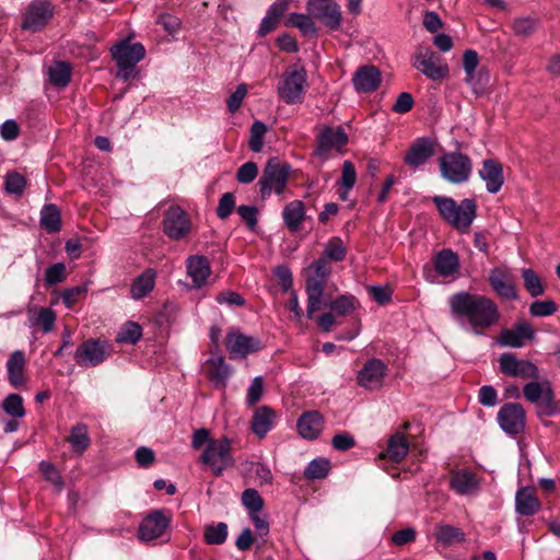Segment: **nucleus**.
<instances>
[{"label":"nucleus","mask_w":560,"mask_h":560,"mask_svg":"<svg viewBox=\"0 0 560 560\" xmlns=\"http://www.w3.org/2000/svg\"><path fill=\"white\" fill-rule=\"evenodd\" d=\"M203 538L208 545H222L228 538V525L220 522L206 526Z\"/></svg>","instance_id":"44"},{"label":"nucleus","mask_w":560,"mask_h":560,"mask_svg":"<svg viewBox=\"0 0 560 560\" xmlns=\"http://www.w3.org/2000/svg\"><path fill=\"white\" fill-rule=\"evenodd\" d=\"M387 373L386 364L376 358L369 359L358 372V384L369 390H374L383 385Z\"/></svg>","instance_id":"19"},{"label":"nucleus","mask_w":560,"mask_h":560,"mask_svg":"<svg viewBox=\"0 0 560 560\" xmlns=\"http://www.w3.org/2000/svg\"><path fill=\"white\" fill-rule=\"evenodd\" d=\"M382 80L380 70L372 65L359 67L352 78L353 88L359 93H371L375 91Z\"/></svg>","instance_id":"24"},{"label":"nucleus","mask_w":560,"mask_h":560,"mask_svg":"<svg viewBox=\"0 0 560 560\" xmlns=\"http://www.w3.org/2000/svg\"><path fill=\"white\" fill-rule=\"evenodd\" d=\"M108 355L107 346L95 339L83 341L74 352V360L79 366H96Z\"/></svg>","instance_id":"16"},{"label":"nucleus","mask_w":560,"mask_h":560,"mask_svg":"<svg viewBox=\"0 0 560 560\" xmlns=\"http://www.w3.org/2000/svg\"><path fill=\"white\" fill-rule=\"evenodd\" d=\"M237 213L249 230H254L256 228L258 223V209L256 207L242 205L237 208Z\"/></svg>","instance_id":"62"},{"label":"nucleus","mask_w":560,"mask_h":560,"mask_svg":"<svg viewBox=\"0 0 560 560\" xmlns=\"http://www.w3.org/2000/svg\"><path fill=\"white\" fill-rule=\"evenodd\" d=\"M534 338V328L527 322L521 320L512 328L502 329L498 337V343L501 347L522 348L526 341Z\"/></svg>","instance_id":"21"},{"label":"nucleus","mask_w":560,"mask_h":560,"mask_svg":"<svg viewBox=\"0 0 560 560\" xmlns=\"http://www.w3.org/2000/svg\"><path fill=\"white\" fill-rule=\"evenodd\" d=\"M415 104L413 97L408 92H401L393 105L392 109L398 114H406L411 110Z\"/></svg>","instance_id":"64"},{"label":"nucleus","mask_w":560,"mask_h":560,"mask_svg":"<svg viewBox=\"0 0 560 560\" xmlns=\"http://www.w3.org/2000/svg\"><path fill=\"white\" fill-rule=\"evenodd\" d=\"M282 218L284 224L291 232H298L305 219V206L301 200H293L285 205Z\"/></svg>","instance_id":"34"},{"label":"nucleus","mask_w":560,"mask_h":560,"mask_svg":"<svg viewBox=\"0 0 560 560\" xmlns=\"http://www.w3.org/2000/svg\"><path fill=\"white\" fill-rule=\"evenodd\" d=\"M347 249L341 238L332 237L325 245L324 255L322 257H326V260L341 261L345 259Z\"/></svg>","instance_id":"49"},{"label":"nucleus","mask_w":560,"mask_h":560,"mask_svg":"<svg viewBox=\"0 0 560 560\" xmlns=\"http://www.w3.org/2000/svg\"><path fill=\"white\" fill-rule=\"evenodd\" d=\"M298 431L305 440H315L324 428V417L317 410L303 412L298 419Z\"/></svg>","instance_id":"26"},{"label":"nucleus","mask_w":560,"mask_h":560,"mask_svg":"<svg viewBox=\"0 0 560 560\" xmlns=\"http://www.w3.org/2000/svg\"><path fill=\"white\" fill-rule=\"evenodd\" d=\"M199 460L208 465L214 476H221L228 467L234 465L231 455V440L223 436L217 441H211L200 455Z\"/></svg>","instance_id":"7"},{"label":"nucleus","mask_w":560,"mask_h":560,"mask_svg":"<svg viewBox=\"0 0 560 560\" xmlns=\"http://www.w3.org/2000/svg\"><path fill=\"white\" fill-rule=\"evenodd\" d=\"M40 225L48 233L59 232L61 229L60 211L54 203L45 205L40 211Z\"/></svg>","instance_id":"38"},{"label":"nucleus","mask_w":560,"mask_h":560,"mask_svg":"<svg viewBox=\"0 0 560 560\" xmlns=\"http://www.w3.org/2000/svg\"><path fill=\"white\" fill-rule=\"evenodd\" d=\"M441 177L454 185L467 183L472 174V161L462 151L446 152L439 158Z\"/></svg>","instance_id":"4"},{"label":"nucleus","mask_w":560,"mask_h":560,"mask_svg":"<svg viewBox=\"0 0 560 560\" xmlns=\"http://www.w3.org/2000/svg\"><path fill=\"white\" fill-rule=\"evenodd\" d=\"M348 135L341 126L336 129L330 126H326L316 138L315 154L327 159L328 153L332 149L340 151L341 148L348 143Z\"/></svg>","instance_id":"17"},{"label":"nucleus","mask_w":560,"mask_h":560,"mask_svg":"<svg viewBox=\"0 0 560 560\" xmlns=\"http://www.w3.org/2000/svg\"><path fill=\"white\" fill-rule=\"evenodd\" d=\"M524 397L536 404L539 417H551L560 412V407L555 400V394L548 381L537 382L533 380L523 387Z\"/></svg>","instance_id":"6"},{"label":"nucleus","mask_w":560,"mask_h":560,"mask_svg":"<svg viewBox=\"0 0 560 560\" xmlns=\"http://www.w3.org/2000/svg\"><path fill=\"white\" fill-rule=\"evenodd\" d=\"M541 505L535 491L530 487H523L515 494V511L523 516H532L540 510Z\"/></svg>","instance_id":"30"},{"label":"nucleus","mask_w":560,"mask_h":560,"mask_svg":"<svg viewBox=\"0 0 560 560\" xmlns=\"http://www.w3.org/2000/svg\"><path fill=\"white\" fill-rule=\"evenodd\" d=\"M163 232L173 240L185 238L191 232V221L188 214L179 206H171L163 219Z\"/></svg>","instance_id":"13"},{"label":"nucleus","mask_w":560,"mask_h":560,"mask_svg":"<svg viewBox=\"0 0 560 560\" xmlns=\"http://www.w3.org/2000/svg\"><path fill=\"white\" fill-rule=\"evenodd\" d=\"M266 132L267 126L262 121H254L250 127V136L248 141V147L253 152L257 153L261 151Z\"/></svg>","instance_id":"51"},{"label":"nucleus","mask_w":560,"mask_h":560,"mask_svg":"<svg viewBox=\"0 0 560 560\" xmlns=\"http://www.w3.org/2000/svg\"><path fill=\"white\" fill-rule=\"evenodd\" d=\"M275 419V411L268 406H261L254 412L252 419V431L262 439L270 431Z\"/></svg>","instance_id":"33"},{"label":"nucleus","mask_w":560,"mask_h":560,"mask_svg":"<svg viewBox=\"0 0 560 560\" xmlns=\"http://www.w3.org/2000/svg\"><path fill=\"white\" fill-rule=\"evenodd\" d=\"M432 202L435 205L442 219L459 233L469 232L477 215V205L474 199L466 198L457 203L451 197L434 196Z\"/></svg>","instance_id":"2"},{"label":"nucleus","mask_w":560,"mask_h":560,"mask_svg":"<svg viewBox=\"0 0 560 560\" xmlns=\"http://www.w3.org/2000/svg\"><path fill=\"white\" fill-rule=\"evenodd\" d=\"M448 305L452 315L466 320L476 335H482L501 318L498 305L487 295L460 291L448 299Z\"/></svg>","instance_id":"1"},{"label":"nucleus","mask_w":560,"mask_h":560,"mask_svg":"<svg viewBox=\"0 0 560 560\" xmlns=\"http://www.w3.org/2000/svg\"><path fill=\"white\" fill-rule=\"evenodd\" d=\"M187 273L197 288L203 285L211 273L209 259L202 255H194L186 260Z\"/></svg>","instance_id":"29"},{"label":"nucleus","mask_w":560,"mask_h":560,"mask_svg":"<svg viewBox=\"0 0 560 560\" xmlns=\"http://www.w3.org/2000/svg\"><path fill=\"white\" fill-rule=\"evenodd\" d=\"M408 451L409 443L402 433L397 432L389 438L387 443V456L392 462L399 463L406 457Z\"/></svg>","instance_id":"37"},{"label":"nucleus","mask_w":560,"mask_h":560,"mask_svg":"<svg viewBox=\"0 0 560 560\" xmlns=\"http://www.w3.org/2000/svg\"><path fill=\"white\" fill-rule=\"evenodd\" d=\"M434 537L444 546L464 542L466 539L465 533L460 528L448 524H439Z\"/></svg>","instance_id":"36"},{"label":"nucleus","mask_w":560,"mask_h":560,"mask_svg":"<svg viewBox=\"0 0 560 560\" xmlns=\"http://www.w3.org/2000/svg\"><path fill=\"white\" fill-rule=\"evenodd\" d=\"M412 66L428 79L439 81L447 77L448 67L430 48L420 47L412 57Z\"/></svg>","instance_id":"10"},{"label":"nucleus","mask_w":560,"mask_h":560,"mask_svg":"<svg viewBox=\"0 0 560 560\" xmlns=\"http://www.w3.org/2000/svg\"><path fill=\"white\" fill-rule=\"evenodd\" d=\"M156 271L154 269H147L139 275L130 287V296L133 300H141L147 296L155 285Z\"/></svg>","instance_id":"32"},{"label":"nucleus","mask_w":560,"mask_h":560,"mask_svg":"<svg viewBox=\"0 0 560 560\" xmlns=\"http://www.w3.org/2000/svg\"><path fill=\"white\" fill-rule=\"evenodd\" d=\"M289 26H293L299 28L303 35H316L317 28L313 21V16L304 13L293 12L289 15L288 23Z\"/></svg>","instance_id":"40"},{"label":"nucleus","mask_w":560,"mask_h":560,"mask_svg":"<svg viewBox=\"0 0 560 560\" xmlns=\"http://www.w3.org/2000/svg\"><path fill=\"white\" fill-rule=\"evenodd\" d=\"M49 80L57 88H65L71 80V67L67 62H57L49 68Z\"/></svg>","instance_id":"42"},{"label":"nucleus","mask_w":560,"mask_h":560,"mask_svg":"<svg viewBox=\"0 0 560 560\" xmlns=\"http://www.w3.org/2000/svg\"><path fill=\"white\" fill-rule=\"evenodd\" d=\"M490 81V74L486 69H480L472 72V75L466 74V82L472 88L476 95H481L486 92L487 85Z\"/></svg>","instance_id":"52"},{"label":"nucleus","mask_w":560,"mask_h":560,"mask_svg":"<svg viewBox=\"0 0 560 560\" xmlns=\"http://www.w3.org/2000/svg\"><path fill=\"white\" fill-rule=\"evenodd\" d=\"M522 278L524 287L532 298H537L544 294L545 289L541 284L540 278L533 269H523Z\"/></svg>","instance_id":"47"},{"label":"nucleus","mask_w":560,"mask_h":560,"mask_svg":"<svg viewBox=\"0 0 560 560\" xmlns=\"http://www.w3.org/2000/svg\"><path fill=\"white\" fill-rule=\"evenodd\" d=\"M306 85V71L304 68L294 67L288 70L282 81L278 84L279 96L287 104H298L303 101Z\"/></svg>","instance_id":"8"},{"label":"nucleus","mask_w":560,"mask_h":560,"mask_svg":"<svg viewBox=\"0 0 560 560\" xmlns=\"http://www.w3.org/2000/svg\"><path fill=\"white\" fill-rule=\"evenodd\" d=\"M171 524V515L165 510H154L140 523L138 537L149 542L163 536Z\"/></svg>","instance_id":"15"},{"label":"nucleus","mask_w":560,"mask_h":560,"mask_svg":"<svg viewBox=\"0 0 560 560\" xmlns=\"http://www.w3.org/2000/svg\"><path fill=\"white\" fill-rule=\"evenodd\" d=\"M557 311L558 306L552 300L535 301L529 306V313L535 317L550 316Z\"/></svg>","instance_id":"54"},{"label":"nucleus","mask_w":560,"mask_h":560,"mask_svg":"<svg viewBox=\"0 0 560 560\" xmlns=\"http://www.w3.org/2000/svg\"><path fill=\"white\" fill-rule=\"evenodd\" d=\"M306 11L330 31H338L342 23V12L336 0H306Z\"/></svg>","instance_id":"9"},{"label":"nucleus","mask_w":560,"mask_h":560,"mask_svg":"<svg viewBox=\"0 0 560 560\" xmlns=\"http://www.w3.org/2000/svg\"><path fill=\"white\" fill-rule=\"evenodd\" d=\"M112 57L117 67L135 68L145 56V49L141 43L129 44L121 40L110 49Z\"/></svg>","instance_id":"20"},{"label":"nucleus","mask_w":560,"mask_h":560,"mask_svg":"<svg viewBox=\"0 0 560 560\" xmlns=\"http://www.w3.org/2000/svg\"><path fill=\"white\" fill-rule=\"evenodd\" d=\"M54 15V7L48 0H34L30 3L22 22V28L33 33L42 31Z\"/></svg>","instance_id":"14"},{"label":"nucleus","mask_w":560,"mask_h":560,"mask_svg":"<svg viewBox=\"0 0 560 560\" xmlns=\"http://www.w3.org/2000/svg\"><path fill=\"white\" fill-rule=\"evenodd\" d=\"M538 22L532 18H520L513 23L515 35L521 37L530 36L537 28Z\"/></svg>","instance_id":"55"},{"label":"nucleus","mask_w":560,"mask_h":560,"mask_svg":"<svg viewBox=\"0 0 560 560\" xmlns=\"http://www.w3.org/2000/svg\"><path fill=\"white\" fill-rule=\"evenodd\" d=\"M500 428L508 434H517L525 429V410L521 404L509 402L498 412Z\"/></svg>","instance_id":"18"},{"label":"nucleus","mask_w":560,"mask_h":560,"mask_svg":"<svg viewBox=\"0 0 560 560\" xmlns=\"http://www.w3.org/2000/svg\"><path fill=\"white\" fill-rule=\"evenodd\" d=\"M434 153L433 142L429 138L418 139L407 151L405 163L418 167L423 165Z\"/></svg>","instance_id":"27"},{"label":"nucleus","mask_w":560,"mask_h":560,"mask_svg":"<svg viewBox=\"0 0 560 560\" xmlns=\"http://www.w3.org/2000/svg\"><path fill=\"white\" fill-rule=\"evenodd\" d=\"M498 362L500 372L510 377L538 380L540 376L539 369L535 363L518 359L515 353H502Z\"/></svg>","instance_id":"11"},{"label":"nucleus","mask_w":560,"mask_h":560,"mask_svg":"<svg viewBox=\"0 0 560 560\" xmlns=\"http://www.w3.org/2000/svg\"><path fill=\"white\" fill-rule=\"evenodd\" d=\"M489 283L501 299L513 301L517 299L514 276L505 268L495 267L490 270Z\"/></svg>","instance_id":"22"},{"label":"nucleus","mask_w":560,"mask_h":560,"mask_svg":"<svg viewBox=\"0 0 560 560\" xmlns=\"http://www.w3.org/2000/svg\"><path fill=\"white\" fill-rule=\"evenodd\" d=\"M478 174L485 182L488 192L497 194L502 188L504 183L503 167L497 160H485Z\"/></svg>","instance_id":"25"},{"label":"nucleus","mask_w":560,"mask_h":560,"mask_svg":"<svg viewBox=\"0 0 560 560\" xmlns=\"http://www.w3.org/2000/svg\"><path fill=\"white\" fill-rule=\"evenodd\" d=\"M67 441L71 444L72 450L82 454L91 444L89 436L88 427L84 423L75 424L67 438Z\"/></svg>","instance_id":"39"},{"label":"nucleus","mask_w":560,"mask_h":560,"mask_svg":"<svg viewBox=\"0 0 560 560\" xmlns=\"http://www.w3.org/2000/svg\"><path fill=\"white\" fill-rule=\"evenodd\" d=\"M242 503L248 515L259 513L264 508V499L256 489L248 488L242 493Z\"/></svg>","instance_id":"48"},{"label":"nucleus","mask_w":560,"mask_h":560,"mask_svg":"<svg viewBox=\"0 0 560 560\" xmlns=\"http://www.w3.org/2000/svg\"><path fill=\"white\" fill-rule=\"evenodd\" d=\"M66 280V266L62 262L54 264L45 272V281L48 285H55Z\"/></svg>","instance_id":"58"},{"label":"nucleus","mask_w":560,"mask_h":560,"mask_svg":"<svg viewBox=\"0 0 560 560\" xmlns=\"http://www.w3.org/2000/svg\"><path fill=\"white\" fill-rule=\"evenodd\" d=\"M264 394V378L262 376H256L252 381L247 394H246V404L248 406L256 405L262 397Z\"/></svg>","instance_id":"57"},{"label":"nucleus","mask_w":560,"mask_h":560,"mask_svg":"<svg viewBox=\"0 0 560 560\" xmlns=\"http://www.w3.org/2000/svg\"><path fill=\"white\" fill-rule=\"evenodd\" d=\"M225 346L232 360L243 359L250 353L258 352L262 348L259 338L247 336L240 331L238 328L229 329L225 338Z\"/></svg>","instance_id":"12"},{"label":"nucleus","mask_w":560,"mask_h":560,"mask_svg":"<svg viewBox=\"0 0 560 560\" xmlns=\"http://www.w3.org/2000/svg\"><path fill=\"white\" fill-rule=\"evenodd\" d=\"M312 268L314 269V273L305 281V290L307 294L306 311L310 318L322 307L326 283L331 273V269L326 257H319L314 260Z\"/></svg>","instance_id":"3"},{"label":"nucleus","mask_w":560,"mask_h":560,"mask_svg":"<svg viewBox=\"0 0 560 560\" xmlns=\"http://www.w3.org/2000/svg\"><path fill=\"white\" fill-rule=\"evenodd\" d=\"M7 373L9 384L18 388L25 384L26 378L24 375L26 366V358L22 350L13 351L7 361Z\"/></svg>","instance_id":"28"},{"label":"nucleus","mask_w":560,"mask_h":560,"mask_svg":"<svg viewBox=\"0 0 560 560\" xmlns=\"http://www.w3.org/2000/svg\"><path fill=\"white\" fill-rule=\"evenodd\" d=\"M358 301L351 294H341L329 303H325L332 312L338 315L346 316L351 314L357 307Z\"/></svg>","instance_id":"41"},{"label":"nucleus","mask_w":560,"mask_h":560,"mask_svg":"<svg viewBox=\"0 0 560 560\" xmlns=\"http://www.w3.org/2000/svg\"><path fill=\"white\" fill-rule=\"evenodd\" d=\"M39 470L46 480L51 482L58 491H61L63 487V480L52 464L43 460L39 464Z\"/></svg>","instance_id":"56"},{"label":"nucleus","mask_w":560,"mask_h":560,"mask_svg":"<svg viewBox=\"0 0 560 560\" xmlns=\"http://www.w3.org/2000/svg\"><path fill=\"white\" fill-rule=\"evenodd\" d=\"M207 363L209 364L208 376L210 381L217 387H225L231 375L230 365L224 362L222 357L209 359Z\"/></svg>","instance_id":"35"},{"label":"nucleus","mask_w":560,"mask_h":560,"mask_svg":"<svg viewBox=\"0 0 560 560\" xmlns=\"http://www.w3.org/2000/svg\"><path fill=\"white\" fill-rule=\"evenodd\" d=\"M357 182V173L351 161H345L342 164L340 185L347 191L353 188Z\"/></svg>","instance_id":"60"},{"label":"nucleus","mask_w":560,"mask_h":560,"mask_svg":"<svg viewBox=\"0 0 560 560\" xmlns=\"http://www.w3.org/2000/svg\"><path fill=\"white\" fill-rule=\"evenodd\" d=\"M2 408L12 418H23L25 416L23 398L19 394H9L2 401Z\"/></svg>","instance_id":"46"},{"label":"nucleus","mask_w":560,"mask_h":560,"mask_svg":"<svg viewBox=\"0 0 560 560\" xmlns=\"http://www.w3.org/2000/svg\"><path fill=\"white\" fill-rule=\"evenodd\" d=\"M330 470V462L327 458L318 457L313 459L305 468L304 476L306 479L325 478Z\"/></svg>","instance_id":"45"},{"label":"nucleus","mask_w":560,"mask_h":560,"mask_svg":"<svg viewBox=\"0 0 560 560\" xmlns=\"http://www.w3.org/2000/svg\"><path fill=\"white\" fill-rule=\"evenodd\" d=\"M31 326H40L44 332H49L52 330L56 315L51 308L40 307L37 315L35 317H31Z\"/></svg>","instance_id":"50"},{"label":"nucleus","mask_w":560,"mask_h":560,"mask_svg":"<svg viewBox=\"0 0 560 560\" xmlns=\"http://www.w3.org/2000/svg\"><path fill=\"white\" fill-rule=\"evenodd\" d=\"M479 404L485 407H494L498 402V393L491 385L481 386L478 394Z\"/></svg>","instance_id":"63"},{"label":"nucleus","mask_w":560,"mask_h":560,"mask_svg":"<svg viewBox=\"0 0 560 560\" xmlns=\"http://www.w3.org/2000/svg\"><path fill=\"white\" fill-rule=\"evenodd\" d=\"M291 166L281 162L278 158H270L258 179L259 195L261 199H266L275 192L277 195L283 194L288 178L290 175Z\"/></svg>","instance_id":"5"},{"label":"nucleus","mask_w":560,"mask_h":560,"mask_svg":"<svg viewBox=\"0 0 560 560\" xmlns=\"http://www.w3.org/2000/svg\"><path fill=\"white\" fill-rule=\"evenodd\" d=\"M450 487L459 495H475L480 489V481L474 471L456 469L451 472Z\"/></svg>","instance_id":"23"},{"label":"nucleus","mask_w":560,"mask_h":560,"mask_svg":"<svg viewBox=\"0 0 560 560\" xmlns=\"http://www.w3.org/2000/svg\"><path fill=\"white\" fill-rule=\"evenodd\" d=\"M235 207V198L232 192H225L219 199L217 215L219 219L224 220L231 215Z\"/></svg>","instance_id":"59"},{"label":"nucleus","mask_w":560,"mask_h":560,"mask_svg":"<svg viewBox=\"0 0 560 560\" xmlns=\"http://www.w3.org/2000/svg\"><path fill=\"white\" fill-rule=\"evenodd\" d=\"M258 175V167L254 162H246L242 164L236 172V179L241 184H249Z\"/></svg>","instance_id":"61"},{"label":"nucleus","mask_w":560,"mask_h":560,"mask_svg":"<svg viewBox=\"0 0 560 560\" xmlns=\"http://www.w3.org/2000/svg\"><path fill=\"white\" fill-rule=\"evenodd\" d=\"M436 272L442 277H450L457 272L459 259L452 249H442L433 258Z\"/></svg>","instance_id":"31"},{"label":"nucleus","mask_w":560,"mask_h":560,"mask_svg":"<svg viewBox=\"0 0 560 560\" xmlns=\"http://www.w3.org/2000/svg\"><path fill=\"white\" fill-rule=\"evenodd\" d=\"M142 336V327L136 322H127L118 331L116 341L136 345Z\"/></svg>","instance_id":"43"},{"label":"nucleus","mask_w":560,"mask_h":560,"mask_svg":"<svg viewBox=\"0 0 560 560\" xmlns=\"http://www.w3.org/2000/svg\"><path fill=\"white\" fill-rule=\"evenodd\" d=\"M26 186V179L18 172L9 173L5 177V190L11 195H22Z\"/></svg>","instance_id":"53"}]
</instances>
